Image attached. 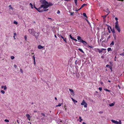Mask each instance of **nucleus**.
Returning <instances> with one entry per match:
<instances>
[{"label":"nucleus","instance_id":"1","mask_svg":"<svg viewBox=\"0 0 124 124\" xmlns=\"http://www.w3.org/2000/svg\"><path fill=\"white\" fill-rule=\"evenodd\" d=\"M41 7H43L44 9H46L51 6L53 5V4L51 2H48L45 0H42L41 2Z\"/></svg>","mask_w":124,"mask_h":124},{"label":"nucleus","instance_id":"2","mask_svg":"<svg viewBox=\"0 0 124 124\" xmlns=\"http://www.w3.org/2000/svg\"><path fill=\"white\" fill-rule=\"evenodd\" d=\"M28 31L30 33L33 35V36H35L36 38L39 36V32L37 33V35L36 36L35 35V33H36V32H35L34 29L33 28L29 29Z\"/></svg>","mask_w":124,"mask_h":124},{"label":"nucleus","instance_id":"3","mask_svg":"<svg viewBox=\"0 0 124 124\" xmlns=\"http://www.w3.org/2000/svg\"><path fill=\"white\" fill-rule=\"evenodd\" d=\"M48 9H44L43 7H41V5L40 6L39 8H37V10L39 12H43L45 11H46L48 10Z\"/></svg>","mask_w":124,"mask_h":124},{"label":"nucleus","instance_id":"4","mask_svg":"<svg viewBox=\"0 0 124 124\" xmlns=\"http://www.w3.org/2000/svg\"><path fill=\"white\" fill-rule=\"evenodd\" d=\"M115 29L117 30L119 33H120L121 31V29L119 25L115 26Z\"/></svg>","mask_w":124,"mask_h":124},{"label":"nucleus","instance_id":"5","mask_svg":"<svg viewBox=\"0 0 124 124\" xmlns=\"http://www.w3.org/2000/svg\"><path fill=\"white\" fill-rule=\"evenodd\" d=\"M111 121L113 123L116 124H121V121L120 120H119V122H118L117 121L112 120H111Z\"/></svg>","mask_w":124,"mask_h":124},{"label":"nucleus","instance_id":"6","mask_svg":"<svg viewBox=\"0 0 124 124\" xmlns=\"http://www.w3.org/2000/svg\"><path fill=\"white\" fill-rule=\"evenodd\" d=\"M81 105H84V107L85 108L87 107V104L84 100H83L82 102L81 103Z\"/></svg>","mask_w":124,"mask_h":124},{"label":"nucleus","instance_id":"7","mask_svg":"<svg viewBox=\"0 0 124 124\" xmlns=\"http://www.w3.org/2000/svg\"><path fill=\"white\" fill-rule=\"evenodd\" d=\"M97 50L99 52V53H101L102 52V51L104 50H106V49L102 48L101 49H99L97 48Z\"/></svg>","mask_w":124,"mask_h":124},{"label":"nucleus","instance_id":"8","mask_svg":"<svg viewBox=\"0 0 124 124\" xmlns=\"http://www.w3.org/2000/svg\"><path fill=\"white\" fill-rule=\"evenodd\" d=\"M69 90L71 92L73 93L71 94V95H72L74 96V93H73V90L72 89H69Z\"/></svg>","mask_w":124,"mask_h":124},{"label":"nucleus","instance_id":"9","mask_svg":"<svg viewBox=\"0 0 124 124\" xmlns=\"http://www.w3.org/2000/svg\"><path fill=\"white\" fill-rule=\"evenodd\" d=\"M26 116L27 117V119L28 120H30L31 117H30V115L28 114H27L26 115Z\"/></svg>","mask_w":124,"mask_h":124},{"label":"nucleus","instance_id":"10","mask_svg":"<svg viewBox=\"0 0 124 124\" xmlns=\"http://www.w3.org/2000/svg\"><path fill=\"white\" fill-rule=\"evenodd\" d=\"M61 38L63 39V40L66 43H67V38H66L62 36Z\"/></svg>","mask_w":124,"mask_h":124},{"label":"nucleus","instance_id":"11","mask_svg":"<svg viewBox=\"0 0 124 124\" xmlns=\"http://www.w3.org/2000/svg\"><path fill=\"white\" fill-rule=\"evenodd\" d=\"M38 47L39 49H41L43 48L44 46H42L41 45H39L38 46Z\"/></svg>","mask_w":124,"mask_h":124},{"label":"nucleus","instance_id":"12","mask_svg":"<svg viewBox=\"0 0 124 124\" xmlns=\"http://www.w3.org/2000/svg\"><path fill=\"white\" fill-rule=\"evenodd\" d=\"M109 26L110 28V29L111 30V31H112V33H115V31L114 30V29H112L111 27L110 26Z\"/></svg>","mask_w":124,"mask_h":124},{"label":"nucleus","instance_id":"13","mask_svg":"<svg viewBox=\"0 0 124 124\" xmlns=\"http://www.w3.org/2000/svg\"><path fill=\"white\" fill-rule=\"evenodd\" d=\"M33 60H34V65H35L36 63L35 62V55H34L33 56Z\"/></svg>","mask_w":124,"mask_h":124},{"label":"nucleus","instance_id":"14","mask_svg":"<svg viewBox=\"0 0 124 124\" xmlns=\"http://www.w3.org/2000/svg\"><path fill=\"white\" fill-rule=\"evenodd\" d=\"M80 42H82V43H84H84H85L86 44H87V43L85 41L83 40V39H82L81 41H79Z\"/></svg>","mask_w":124,"mask_h":124},{"label":"nucleus","instance_id":"15","mask_svg":"<svg viewBox=\"0 0 124 124\" xmlns=\"http://www.w3.org/2000/svg\"><path fill=\"white\" fill-rule=\"evenodd\" d=\"M114 44V42L113 41H112L111 44H110V46H112Z\"/></svg>","mask_w":124,"mask_h":124},{"label":"nucleus","instance_id":"16","mask_svg":"<svg viewBox=\"0 0 124 124\" xmlns=\"http://www.w3.org/2000/svg\"><path fill=\"white\" fill-rule=\"evenodd\" d=\"M77 39L78 40L81 41L82 39L80 37L78 36V37Z\"/></svg>","mask_w":124,"mask_h":124},{"label":"nucleus","instance_id":"17","mask_svg":"<svg viewBox=\"0 0 124 124\" xmlns=\"http://www.w3.org/2000/svg\"><path fill=\"white\" fill-rule=\"evenodd\" d=\"M109 26H110L109 25H108V27L107 28H108V32H109V33H110V29H109Z\"/></svg>","mask_w":124,"mask_h":124},{"label":"nucleus","instance_id":"18","mask_svg":"<svg viewBox=\"0 0 124 124\" xmlns=\"http://www.w3.org/2000/svg\"><path fill=\"white\" fill-rule=\"evenodd\" d=\"M106 67H108L109 69H112L111 67V66L109 65H106Z\"/></svg>","mask_w":124,"mask_h":124},{"label":"nucleus","instance_id":"19","mask_svg":"<svg viewBox=\"0 0 124 124\" xmlns=\"http://www.w3.org/2000/svg\"><path fill=\"white\" fill-rule=\"evenodd\" d=\"M8 7L10 8L9 9H11L12 10H13L14 8H13L11 6V5H9Z\"/></svg>","mask_w":124,"mask_h":124},{"label":"nucleus","instance_id":"20","mask_svg":"<svg viewBox=\"0 0 124 124\" xmlns=\"http://www.w3.org/2000/svg\"><path fill=\"white\" fill-rule=\"evenodd\" d=\"M115 26H116V25H119V24H118V22L117 21H116V22H115Z\"/></svg>","mask_w":124,"mask_h":124},{"label":"nucleus","instance_id":"21","mask_svg":"<svg viewBox=\"0 0 124 124\" xmlns=\"http://www.w3.org/2000/svg\"><path fill=\"white\" fill-rule=\"evenodd\" d=\"M29 5L31 6V8L33 9V5L31 3H30L29 4Z\"/></svg>","mask_w":124,"mask_h":124},{"label":"nucleus","instance_id":"22","mask_svg":"<svg viewBox=\"0 0 124 124\" xmlns=\"http://www.w3.org/2000/svg\"><path fill=\"white\" fill-rule=\"evenodd\" d=\"M83 14V15L84 16H85L86 18H87L86 14L85 13H84Z\"/></svg>","mask_w":124,"mask_h":124},{"label":"nucleus","instance_id":"23","mask_svg":"<svg viewBox=\"0 0 124 124\" xmlns=\"http://www.w3.org/2000/svg\"><path fill=\"white\" fill-rule=\"evenodd\" d=\"M69 36L70 37V38L72 39H73L74 38V37H72V36H71V34Z\"/></svg>","mask_w":124,"mask_h":124},{"label":"nucleus","instance_id":"24","mask_svg":"<svg viewBox=\"0 0 124 124\" xmlns=\"http://www.w3.org/2000/svg\"><path fill=\"white\" fill-rule=\"evenodd\" d=\"M114 103H112L109 104V105L110 106H113L114 105Z\"/></svg>","mask_w":124,"mask_h":124},{"label":"nucleus","instance_id":"25","mask_svg":"<svg viewBox=\"0 0 124 124\" xmlns=\"http://www.w3.org/2000/svg\"><path fill=\"white\" fill-rule=\"evenodd\" d=\"M87 5V4H83L82 6H81V8H83V7Z\"/></svg>","mask_w":124,"mask_h":124},{"label":"nucleus","instance_id":"26","mask_svg":"<svg viewBox=\"0 0 124 124\" xmlns=\"http://www.w3.org/2000/svg\"><path fill=\"white\" fill-rule=\"evenodd\" d=\"M72 101L74 102H77V101L76 100H75L74 99H73V98H72Z\"/></svg>","mask_w":124,"mask_h":124},{"label":"nucleus","instance_id":"27","mask_svg":"<svg viewBox=\"0 0 124 124\" xmlns=\"http://www.w3.org/2000/svg\"><path fill=\"white\" fill-rule=\"evenodd\" d=\"M57 36L60 38H61L62 36L60 34H58L57 35Z\"/></svg>","mask_w":124,"mask_h":124},{"label":"nucleus","instance_id":"28","mask_svg":"<svg viewBox=\"0 0 124 124\" xmlns=\"http://www.w3.org/2000/svg\"><path fill=\"white\" fill-rule=\"evenodd\" d=\"M79 119H80L79 122H81L83 120V119H81V116H79Z\"/></svg>","mask_w":124,"mask_h":124},{"label":"nucleus","instance_id":"29","mask_svg":"<svg viewBox=\"0 0 124 124\" xmlns=\"http://www.w3.org/2000/svg\"><path fill=\"white\" fill-rule=\"evenodd\" d=\"M62 104V103L61 104V103H59L58 104V105L57 106H59V107L60 106H61V105Z\"/></svg>","mask_w":124,"mask_h":124},{"label":"nucleus","instance_id":"30","mask_svg":"<svg viewBox=\"0 0 124 124\" xmlns=\"http://www.w3.org/2000/svg\"><path fill=\"white\" fill-rule=\"evenodd\" d=\"M107 50L108 51H110V50H111V51L112 50L111 48H109V47L108 48V49H107Z\"/></svg>","mask_w":124,"mask_h":124},{"label":"nucleus","instance_id":"31","mask_svg":"<svg viewBox=\"0 0 124 124\" xmlns=\"http://www.w3.org/2000/svg\"><path fill=\"white\" fill-rule=\"evenodd\" d=\"M77 0H74L75 3L76 5H77Z\"/></svg>","mask_w":124,"mask_h":124},{"label":"nucleus","instance_id":"32","mask_svg":"<svg viewBox=\"0 0 124 124\" xmlns=\"http://www.w3.org/2000/svg\"><path fill=\"white\" fill-rule=\"evenodd\" d=\"M104 89L106 91H108V92H110V90H108L107 89Z\"/></svg>","mask_w":124,"mask_h":124},{"label":"nucleus","instance_id":"33","mask_svg":"<svg viewBox=\"0 0 124 124\" xmlns=\"http://www.w3.org/2000/svg\"><path fill=\"white\" fill-rule=\"evenodd\" d=\"M4 121L6 122H9V121L7 119H5Z\"/></svg>","mask_w":124,"mask_h":124},{"label":"nucleus","instance_id":"34","mask_svg":"<svg viewBox=\"0 0 124 124\" xmlns=\"http://www.w3.org/2000/svg\"><path fill=\"white\" fill-rule=\"evenodd\" d=\"M1 92L3 94H4L5 93L4 91L3 90H1Z\"/></svg>","mask_w":124,"mask_h":124},{"label":"nucleus","instance_id":"35","mask_svg":"<svg viewBox=\"0 0 124 124\" xmlns=\"http://www.w3.org/2000/svg\"><path fill=\"white\" fill-rule=\"evenodd\" d=\"M14 23L15 24H17L18 23L16 21H14Z\"/></svg>","mask_w":124,"mask_h":124},{"label":"nucleus","instance_id":"36","mask_svg":"<svg viewBox=\"0 0 124 124\" xmlns=\"http://www.w3.org/2000/svg\"><path fill=\"white\" fill-rule=\"evenodd\" d=\"M107 11H106V12L107 13H108V14H107V15H108V14L109 13H110V11H108V8H107Z\"/></svg>","mask_w":124,"mask_h":124},{"label":"nucleus","instance_id":"37","mask_svg":"<svg viewBox=\"0 0 124 124\" xmlns=\"http://www.w3.org/2000/svg\"><path fill=\"white\" fill-rule=\"evenodd\" d=\"M88 47L91 48H93L94 47L93 46H88Z\"/></svg>","mask_w":124,"mask_h":124},{"label":"nucleus","instance_id":"38","mask_svg":"<svg viewBox=\"0 0 124 124\" xmlns=\"http://www.w3.org/2000/svg\"><path fill=\"white\" fill-rule=\"evenodd\" d=\"M4 90H6V89H7V87H6V85H5L4 86Z\"/></svg>","mask_w":124,"mask_h":124},{"label":"nucleus","instance_id":"39","mask_svg":"<svg viewBox=\"0 0 124 124\" xmlns=\"http://www.w3.org/2000/svg\"><path fill=\"white\" fill-rule=\"evenodd\" d=\"M11 58L12 59H13L14 58V57L13 56H11Z\"/></svg>","mask_w":124,"mask_h":124},{"label":"nucleus","instance_id":"40","mask_svg":"<svg viewBox=\"0 0 124 124\" xmlns=\"http://www.w3.org/2000/svg\"><path fill=\"white\" fill-rule=\"evenodd\" d=\"M20 71L22 73H23V71L22 69H20Z\"/></svg>","mask_w":124,"mask_h":124},{"label":"nucleus","instance_id":"41","mask_svg":"<svg viewBox=\"0 0 124 124\" xmlns=\"http://www.w3.org/2000/svg\"><path fill=\"white\" fill-rule=\"evenodd\" d=\"M78 49L80 51L82 52H83L81 48H79Z\"/></svg>","mask_w":124,"mask_h":124},{"label":"nucleus","instance_id":"42","mask_svg":"<svg viewBox=\"0 0 124 124\" xmlns=\"http://www.w3.org/2000/svg\"><path fill=\"white\" fill-rule=\"evenodd\" d=\"M33 6H34V8L35 9H36V10H37V8L35 6V5H33Z\"/></svg>","mask_w":124,"mask_h":124},{"label":"nucleus","instance_id":"43","mask_svg":"<svg viewBox=\"0 0 124 124\" xmlns=\"http://www.w3.org/2000/svg\"><path fill=\"white\" fill-rule=\"evenodd\" d=\"M107 16V15H105L104 16H102V17H103V18H105V17H106Z\"/></svg>","mask_w":124,"mask_h":124},{"label":"nucleus","instance_id":"44","mask_svg":"<svg viewBox=\"0 0 124 124\" xmlns=\"http://www.w3.org/2000/svg\"><path fill=\"white\" fill-rule=\"evenodd\" d=\"M102 88L101 87H99V90H100L101 91L102 90Z\"/></svg>","mask_w":124,"mask_h":124},{"label":"nucleus","instance_id":"45","mask_svg":"<svg viewBox=\"0 0 124 124\" xmlns=\"http://www.w3.org/2000/svg\"><path fill=\"white\" fill-rule=\"evenodd\" d=\"M60 13V11L59 10H58L57 11V14H59Z\"/></svg>","mask_w":124,"mask_h":124},{"label":"nucleus","instance_id":"46","mask_svg":"<svg viewBox=\"0 0 124 124\" xmlns=\"http://www.w3.org/2000/svg\"><path fill=\"white\" fill-rule=\"evenodd\" d=\"M41 114H42V115L43 116H45V115L44 114V113H41Z\"/></svg>","mask_w":124,"mask_h":124},{"label":"nucleus","instance_id":"47","mask_svg":"<svg viewBox=\"0 0 124 124\" xmlns=\"http://www.w3.org/2000/svg\"><path fill=\"white\" fill-rule=\"evenodd\" d=\"M24 38L25 40H26L27 39V37L26 36H24Z\"/></svg>","mask_w":124,"mask_h":124},{"label":"nucleus","instance_id":"48","mask_svg":"<svg viewBox=\"0 0 124 124\" xmlns=\"http://www.w3.org/2000/svg\"><path fill=\"white\" fill-rule=\"evenodd\" d=\"M14 67L15 68H17V66L16 65H15V64L14 65Z\"/></svg>","mask_w":124,"mask_h":124},{"label":"nucleus","instance_id":"49","mask_svg":"<svg viewBox=\"0 0 124 124\" xmlns=\"http://www.w3.org/2000/svg\"><path fill=\"white\" fill-rule=\"evenodd\" d=\"M115 20L116 21H118V18L117 17H116L115 18Z\"/></svg>","mask_w":124,"mask_h":124},{"label":"nucleus","instance_id":"50","mask_svg":"<svg viewBox=\"0 0 124 124\" xmlns=\"http://www.w3.org/2000/svg\"><path fill=\"white\" fill-rule=\"evenodd\" d=\"M73 40L75 41H77V39H75L74 38L73 39Z\"/></svg>","mask_w":124,"mask_h":124},{"label":"nucleus","instance_id":"51","mask_svg":"<svg viewBox=\"0 0 124 124\" xmlns=\"http://www.w3.org/2000/svg\"><path fill=\"white\" fill-rule=\"evenodd\" d=\"M103 40V38H101L100 39V41H101L102 40Z\"/></svg>","mask_w":124,"mask_h":124},{"label":"nucleus","instance_id":"52","mask_svg":"<svg viewBox=\"0 0 124 124\" xmlns=\"http://www.w3.org/2000/svg\"><path fill=\"white\" fill-rule=\"evenodd\" d=\"M14 36H16V32H15L14 33Z\"/></svg>","mask_w":124,"mask_h":124},{"label":"nucleus","instance_id":"53","mask_svg":"<svg viewBox=\"0 0 124 124\" xmlns=\"http://www.w3.org/2000/svg\"><path fill=\"white\" fill-rule=\"evenodd\" d=\"M86 20L87 21V22L89 24V21H88V20L86 19Z\"/></svg>","mask_w":124,"mask_h":124},{"label":"nucleus","instance_id":"54","mask_svg":"<svg viewBox=\"0 0 124 124\" xmlns=\"http://www.w3.org/2000/svg\"><path fill=\"white\" fill-rule=\"evenodd\" d=\"M71 0H65V1H68Z\"/></svg>","mask_w":124,"mask_h":124},{"label":"nucleus","instance_id":"55","mask_svg":"<svg viewBox=\"0 0 124 124\" xmlns=\"http://www.w3.org/2000/svg\"><path fill=\"white\" fill-rule=\"evenodd\" d=\"M110 36H109L108 37V38H107V39H110Z\"/></svg>","mask_w":124,"mask_h":124},{"label":"nucleus","instance_id":"56","mask_svg":"<svg viewBox=\"0 0 124 124\" xmlns=\"http://www.w3.org/2000/svg\"><path fill=\"white\" fill-rule=\"evenodd\" d=\"M44 119V118L42 117L41 118V120H42L43 121V120Z\"/></svg>","mask_w":124,"mask_h":124},{"label":"nucleus","instance_id":"57","mask_svg":"<svg viewBox=\"0 0 124 124\" xmlns=\"http://www.w3.org/2000/svg\"><path fill=\"white\" fill-rule=\"evenodd\" d=\"M101 57L102 58H104V56H101Z\"/></svg>","mask_w":124,"mask_h":124},{"label":"nucleus","instance_id":"58","mask_svg":"<svg viewBox=\"0 0 124 124\" xmlns=\"http://www.w3.org/2000/svg\"><path fill=\"white\" fill-rule=\"evenodd\" d=\"M82 8H81V7L78 9L79 10L81 9Z\"/></svg>","mask_w":124,"mask_h":124},{"label":"nucleus","instance_id":"59","mask_svg":"<svg viewBox=\"0 0 124 124\" xmlns=\"http://www.w3.org/2000/svg\"><path fill=\"white\" fill-rule=\"evenodd\" d=\"M82 124H86L85 123L83 122L82 123Z\"/></svg>","mask_w":124,"mask_h":124},{"label":"nucleus","instance_id":"60","mask_svg":"<svg viewBox=\"0 0 124 124\" xmlns=\"http://www.w3.org/2000/svg\"><path fill=\"white\" fill-rule=\"evenodd\" d=\"M4 86H1V88H4Z\"/></svg>","mask_w":124,"mask_h":124},{"label":"nucleus","instance_id":"61","mask_svg":"<svg viewBox=\"0 0 124 124\" xmlns=\"http://www.w3.org/2000/svg\"><path fill=\"white\" fill-rule=\"evenodd\" d=\"M48 19H51L52 20V19L51 18H49V17L48 18Z\"/></svg>","mask_w":124,"mask_h":124},{"label":"nucleus","instance_id":"62","mask_svg":"<svg viewBox=\"0 0 124 124\" xmlns=\"http://www.w3.org/2000/svg\"><path fill=\"white\" fill-rule=\"evenodd\" d=\"M79 10L78 9V10H77V9H76V11H78Z\"/></svg>","mask_w":124,"mask_h":124},{"label":"nucleus","instance_id":"63","mask_svg":"<svg viewBox=\"0 0 124 124\" xmlns=\"http://www.w3.org/2000/svg\"><path fill=\"white\" fill-rule=\"evenodd\" d=\"M37 111H36L35 110L34 111V112L36 113V112Z\"/></svg>","mask_w":124,"mask_h":124},{"label":"nucleus","instance_id":"64","mask_svg":"<svg viewBox=\"0 0 124 124\" xmlns=\"http://www.w3.org/2000/svg\"><path fill=\"white\" fill-rule=\"evenodd\" d=\"M54 36H55V37L56 38H57V36H56V35H54Z\"/></svg>","mask_w":124,"mask_h":124}]
</instances>
